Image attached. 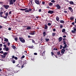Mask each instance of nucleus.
<instances>
[{
  "label": "nucleus",
  "mask_w": 76,
  "mask_h": 76,
  "mask_svg": "<svg viewBox=\"0 0 76 76\" xmlns=\"http://www.w3.org/2000/svg\"><path fill=\"white\" fill-rule=\"evenodd\" d=\"M39 42H43V39L40 38L39 39V40L38 41Z\"/></svg>",
  "instance_id": "ddd939ff"
},
{
  "label": "nucleus",
  "mask_w": 76,
  "mask_h": 76,
  "mask_svg": "<svg viewBox=\"0 0 76 76\" xmlns=\"http://www.w3.org/2000/svg\"><path fill=\"white\" fill-rule=\"evenodd\" d=\"M8 41V40L7 39L4 38V42H7Z\"/></svg>",
  "instance_id": "412c9836"
},
{
  "label": "nucleus",
  "mask_w": 76,
  "mask_h": 76,
  "mask_svg": "<svg viewBox=\"0 0 76 76\" xmlns=\"http://www.w3.org/2000/svg\"><path fill=\"white\" fill-rule=\"evenodd\" d=\"M64 52H65V50L64 49H62V50H61V51L58 52L57 53V54L58 55V56H59V57H60L61 56V53L63 54H64Z\"/></svg>",
  "instance_id": "f03ea898"
},
{
  "label": "nucleus",
  "mask_w": 76,
  "mask_h": 76,
  "mask_svg": "<svg viewBox=\"0 0 76 76\" xmlns=\"http://www.w3.org/2000/svg\"><path fill=\"white\" fill-rule=\"evenodd\" d=\"M72 33H75V31L74 30H72Z\"/></svg>",
  "instance_id": "de8ad7c7"
},
{
  "label": "nucleus",
  "mask_w": 76,
  "mask_h": 76,
  "mask_svg": "<svg viewBox=\"0 0 76 76\" xmlns=\"http://www.w3.org/2000/svg\"><path fill=\"white\" fill-rule=\"evenodd\" d=\"M70 19L71 20H73L74 19V17H71L70 18Z\"/></svg>",
  "instance_id": "cd10ccee"
},
{
  "label": "nucleus",
  "mask_w": 76,
  "mask_h": 76,
  "mask_svg": "<svg viewBox=\"0 0 76 76\" xmlns=\"http://www.w3.org/2000/svg\"><path fill=\"white\" fill-rule=\"evenodd\" d=\"M8 30H9V31H10V30H11V28H8Z\"/></svg>",
  "instance_id": "864d4df0"
},
{
  "label": "nucleus",
  "mask_w": 76,
  "mask_h": 76,
  "mask_svg": "<svg viewBox=\"0 0 76 76\" xmlns=\"http://www.w3.org/2000/svg\"><path fill=\"white\" fill-rule=\"evenodd\" d=\"M34 55H37V53H34Z\"/></svg>",
  "instance_id": "5fc2aeb1"
},
{
  "label": "nucleus",
  "mask_w": 76,
  "mask_h": 76,
  "mask_svg": "<svg viewBox=\"0 0 76 76\" xmlns=\"http://www.w3.org/2000/svg\"><path fill=\"white\" fill-rule=\"evenodd\" d=\"M64 13H67V12L66 11H64Z\"/></svg>",
  "instance_id": "13d9d810"
},
{
  "label": "nucleus",
  "mask_w": 76,
  "mask_h": 76,
  "mask_svg": "<svg viewBox=\"0 0 76 76\" xmlns=\"http://www.w3.org/2000/svg\"><path fill=\"white\" fill-rule=\"evenodd\" d=\"M2 28V26H0V29H1Z\"/></svg>",
  "instance_id": "0e129e2a"
},
{
  "label": "nucleus",
  "mask_w": 76,
  "mask_h": 76,
  "mask_svg": "<svg viewBox=\"0 0 76 76\" xmlns=\"http://www.w3.org/2000/svg\"><path fill=\"white\" fill-rule=\"evenodd\" d=\"M60 28H63V26H62L61 25H60Z\"/></svg>",
  "instance_id": "8fccbe9b"
},
{
  "label": "nucleus",
  "mask_w": 76,
  "mask_h": 76,
  "mask_svg": "<svg viewBox=\"0 0 76 76\" xmlns=\"http://www.w3.org/2000/svg\"><path fill=\"white\" fill-rule=\"evenodd\" d=\"M32 9H30L29 10H25V12H31V11Z\"/></svg>",
  "instance_id": "9d476101"
},
{
  "label": "nucleus",
  "mask_w": 76,
  "mask_h": 76,
  "mask_svg": "<svg viewBox=\"0 0 76 76\" xmlns=\"http://www.w3.org/2000/svg\"><path fill=\"white\" fill-rule=\"evenodd\" d=\"M11 61H12V63L15 64V60H12Z\"/></svg>",
  "instance_id": "c85d7f7f"
},
{
  "label": "nucleus",
  "mask_w": 76,
  "mask_h": 76,
  "mask_svg": "<svg viewBox=\"0 0 76 76\" xmlns=\"http://www.w3.org/2000/svg\"><path fill=\"white\" fill-rule=\"evenodd\" d=\"M3 47H4V48H8L6 47V45H3Z\"/></svg>",
  "instance_id": "79ce46f5"
},
{
  "label": "nucleus",
  "mask_w": 76,
  "mask_h": 76,
  "mask_svg": "<svg viewBox=\"0 0 76 76\" xmlns=\"http://www.w3.org/2000/svg\"><path fill=\"white\" fill-rule=\"evenodd\" d=\"M53 4V3L50 2L49 3V5L50 6H52Z\"/></svg>",
  "instance_id": "5701e85b"
},
{
  "label": "nucleus",
  "mask_w": 76,
  "mask_h": 76,
  "mask_svg": "<svg viewBox=\"0 0 76 76\" xmlns=\"http://www.w3.org/2000/svg\"><path fill=\"white\" fill-rule=\"evenodd\" d=\"M9 16V13L6 12L5 13V16H4V17H3V18H4L5 19H6V18H7V16Z\"/></svg>",
  "instance_id": "423d86ee"
},
{
  "label": "nucleus",
  "mask_w": 76,
  "mask_h": 76,
  "mask_svg": "<svg viewBox=\"0 0 76 76\" xmlns=\"http://www.w3.org/2000/svg\"><path fill=\"white\" fill-rule=\"evenodd\" d=\"M68 42L67 40H63V45H64V47L62 46V45H60V49H62V48H63V49H65L66 48V46H67V45H66V43H67Z\"/></svg>",
  "instance_id": "f257e3e1"
},
{
  "label": "nucleus",
  "mask_w": 76,
  "mask_h": 76,
  "mask_svg": "<svg viewBox=\"0 0 76 76\" xmlns=\"http://www.w3.org/2000/svg\"><path fill=\"white\" fill-rule=\"evenodd\" d=\"M2 44H0V47H2Z\"/></svg>",
  "instance_id": "69168bd1"
},
{
  "label": "nucleus",
  "mask_w": 76,
  "mask_h": 76,
  "mask_svg": "<svg viewBox=\"0 0 76 76\" xmlns=\"http://www.w3.org/2000/svg\"><path fill=\"white\" fill-rule=\"evenodd\" d=\"M5 56L6 55L3 56L1 55V57H2V58H5Z\"/></svg>",
  "instance_id": "72a5a7b5"
},
{
  "label": "nucleus",
  "mask_w": 76,
  "mask_h": 76,
  "mask_svg": "<svg viewBox=\"0 0 76 76\" xmlns=\"http://www.w3.org/2000/svg\"><path fill=\"white\" fill-rule=\"evenodd\" d=\"M70 12H73V9H71L70 10Z\"/></svg>",
  "instance_id": "a18cd8bd"
},
{
  "label": "nucleus",
  "mask_w": 76,
  "mask_h": 76,
  "mask_svg": "<svg viewBox=\"0 0 76 76\" xmlns=\"http://www.w3.org/2000/svg\"><path fill=\"white\" fill-rule=\"evenodd\" d=\"M45 27L44 28L45 29H48V26L47 25H45Z\"/></svg>",
  "instance_id": "a211bd4d"
},
{
  "label": "nucleus",
  "mask_w": 76,
  "mask_h": 76,
  "mask_svg": "<svg viewBox=\"0 0 76 76\" xmlns=\"http://www.w3.org/2000/svg\"><path fill=\"white\" fill-rule=\"evenodd\" d=\"M72 24L73 25H75V23L74 22H72Z\"/></svg>",
  "instance_id": "bf43d9fd"
},
{
  "label": "nucleus",
  "mask_w": 76,
  "mask_h": 76,
  "mask_svg": "<svg viewBox=\"0 0 76 76\" xmlns=\"http://www.w3.org/2000/svg\"><path fill=\"white\" fill-rule=\"evenodd\" d=\"M31 41L33 42V43H34V39H31Z\"/></svg>",
  "instance_id": "c03bdc74"
},
{
  "label": "nucleus",
  "mask_w": 76,
  "mask_h": 76,
  "mask_svg": "<svg viewBox=\"0 0 76 76\" xmlns=\"http://www.w3.org/2000/svg\"><path fill=\"white\" fill-rule=\"evenodd\" d=\"M25 58V56H22V57H21V58Z\"/></svg>",
  "instance_id": "58836bf2"
},
{
  "label": "nucleus",
  "mask_w": 76,
  "mask_h": 76,
  "mask_svg": "<svg viewBox=\"0 0 76 76\" xmlns=\"http://www.w3.org/2000/svg\"><path fill=\"white\" fill-rule=\"evenodd\" d=\"M66 35H64L63 36V38H66Z\"/></svg>",
  "instance_id": "052dcab7"
},
{
  "label": "nucleus",
  "mask_w": 76,
  "mask_h": 76,
  "mask_svg": "<svg viewBox=\"0 0 76 76\" xmlns=\"http://www.w3.org/2000/svg\"><path fill=\"white\" fill-rule=\"evenodd\" d=\"M51 56H54V53H53V52H51Z\"/></svg>",
  "instance_id": "473e14b6"
},
{
  "label": "nucleus",
  "mask_w": 76,
  "mask_h": 76,
  "mask_svg": "<svg viewBox=\"0 0 76 76\" xmlns=\"http://www.w3.org/2000/svg\"><path fill=\"white\" fill-rule=\"evenodd\" d=\"M21 10H25V9H20Z\"/></svg>",
  "instance_id": "6e6d98bb"
},
{
  "label": "nucleus",
  "mask_w": 76,
  "mask_h": 76,
  "mask_svg": "<svg viewBox=\"0 0 76 76\" xmlns=\"http://www.w3.org/2000/svg\"><path fill=\"white\" fill-rule=\"evenodd\" d=\"M42 4H45V2H42Z\"/></svg>",
  "instance_id": "680f3d73"
},
{
  "label": "nucleus",
  "mask_w": 76,
  "mask_h": 76,
  "mask_svg": "<svg viewBox=\"0 0 76 76\" xmlns=\"http://www.w3.org/2000/svg\"><path fill=\"white\" fill-rule=\"evenodd\" d=\"M53 31H56V29L55 28H54L53 29Z\"/></svg>",
  "instance_id": "603ef678"
},
{
  "label": "nucleus",
  "mask_w": 76,
  "mask_h": 76,
  "mask_svg": "<svg viewBox=\"0 0 76 76\" xmlns=\"http://www.w3.org/2000/svg\"><path fill=\"white\" fill-rule=\"evenodd\" d=\"M48 26H51V24L50 23H48Z\"/></svg>",
  "instance_id": "c9c22d12"
},
{
  "label": "nucleus",
  "mask_w": 76,
  "mask_h": 76,
  "mask_svg": "<svg viewBox=\"0 0 76 76\" xmlns=\"http://www.w3.org/2000/svg\"><path fill=\"white\" fill-rule=\"evenodd\" d=\"M66 31V29H65L64 28L62 29V32H65Z\"/></svg>",
  "instance_id": "c756f323"
},
{
  "label": "nucleus",
  "mask_w": 76,
  "mask_h": 76,
  "mask_svg": "<svg viewBox=\"0 0 76 76\" xmlns=\"http://www.w3.org/2000/svg\"><path fill=\"white\" fill-rule=\"evenodd\" d=\"M10 42L8 43V46H10Z\"/></svg>",
  "instance_id": "4d7b16f0"
},
{
  "label": "nucleus",
  "mask_w": 76,
  "mask_h": 76,
  "mask_svg": "<svg viewBox=\"0 0 76 76\" xmlns=\"http://www.w3.org/2000/svg\"><path fill=\"white\" fill-rule=\"evenodd\" d=\"M1 10H3V8L2 7H1Z\"/></svg>",
  "instance_id": "774afa93"
},
{
  "label": "nucleus",
  "mask_w": 76,
  "mask_h": 76,
  "mask_svg": "<svg viewBox=\"0 0 76 76\" xmlns=\"http://www.w3.org/2000/svg\"><path fill=\"white\" fill-rule=\"evenodd\" d=\"M56 7L57 8V9L58 10L60 9L61 8V7L58 4H57L56 5Z\"/></svg>",
  "instance_id": "6e6552de"
},
{
  "label": "nucleus",
  "mask_w": 76,
  "mask_h": 76,
  "mask_svg": "<svg viewBox=\"0 0 76 76\" xmlns=\"http://www.w3.org/2000/svg\"><path fill=\"white\" fill-rule=\"evenodd\" d=\"M39 12H41V9H39Z\"/></svg>",
  "instance_id": "3c124183"
},
{
  "label": "nucleus",
  "mask_w": 76,
  "mask_h": 76,
  "mask_svg": "<svg viewBox=\"0 0 76 76\" xmlns=\"http://www.w3.org/2000/svg\"><path fill=\"white\" fill-rule=\"evenodd\" d=\"M31 27H28L27 28V29H31Z\"/></svg>",
  "instance_id": "2f4dec72"
},
{
  "label": "nucleus",
  "mask_w": 76,
  "mask_h": 76,
  "mask_svg": "<svg viewBox=\"0 0 76 76\" xmlns=\"http://www.w3.org/2000/svg\"><path fill=\"white\" fill-rule=\"evenodd\" d=\"M56 20L57 21H58L59 20V17H58V16H57L56 18Z\"/></svg>",
  "instance_id": "b1692460"
},
{
  "label": "nucleus",
  "mask_w": 76,
  "mask_h": 76,
  "mask_svg": "<svg viewBox=\"0 0 76 76\" xmlns=\"http://www.w3.org/2000/svg\"><path fill=\"white\" fill-rule=\"evenodd\" d=\"M69 3L70 4H74V2H73V1H70L69 2Z\"/></svg>",
  "instance_id": "6ab92c4d"
},
{
  "label": "nucleus",
  "mask_w": 76,
  "mask_h": 76,
  "mask_svg": "<svg viewBox=\"0 0 76 76\" xmlns=\"http://www.w3.org/2000/svg\"><path fill=\"white\" fill-rule=\"evenodd\" d=\"M73 28L74 29L73 31H76V28H75V27H74Z\"/></svg>",
  "instance_id": "a19ab883"
},
{
  "label": "nucleus",
  "mask_w": 76,
  "mask_h": 76,
  "mask_svg": "<svg viewBox=\"0 0 76 76\" xmlns=\"http://www.w3.org/2000/svg\"><path fill=\"white\" fill-rule=\"evenodd\" d=\"M62 41V38H59V42H61Z\"/></svg>",
  "instance_id": "4c0bfd02"
},
{
  "label": "nucleus",
  "mask_w": 76,
  "mask_h": 76,
  "mask_svg": "<svg viewBox=\"0 0 76 76\" xmlns=\"http://www.w3.org/2000/svg\"><path fill=\"white\" fill-rule=\"evenodd\" d=\"M12 12L11 11H10V12H9V14H10H10H12Z\"/></svg>",
  "instance_id": "e2e57ef3"
},
{
  "label": "nucleus",
  "mask_w": 76,
  "mask_h": 76,
  "mask_svg": "<svg viewBox=\"0 0 76 76\" xmlns=\"http://www.w3.org/2000/svg\"><path fill=\"white\" fill-rule=\"evenodd\" d=\"M60 22L61 23H64V21L63 20H61Z\"/></svg>",
  "instance_id": "4be33fe9"
},
{
  "label": "nucleus",
  "mask_w": 76,
  "mask_h": 76,
  "mask_svg": "<svg viewBox=\"0 0 76 76\" xmlns=\"http://www.w3.org/2000/svg\"><path fill=\"white\" fill-rule=\"evenodd\" d=\"M20 65H21V64H17V65H16V67H18V68H23L24 67V65L20 66Z\"/></svg>",
  "instance_id": "20e7f679"
},
{
  "label": "nucleus",
  "mask_w": 76,
  "mask_h": 76,
  "mask_svg": "<svg viewBox=\"0 0 76 76\" xmlns=\"http://www.w3.org/2000/svg\"><path fill=\"white\" fill-rule=\"evenodd\" d=\"M14 58L15 60H17V57L14 56H12V59Z\"/></svg>",
  "instance_id": "2eb2a0df"
},
{
  "label": "nucleus",
  "mask_w": 76,
  "mask_h": 76,
  "mask_svg": "<svg viewBox=\"0 0 76 76\" xmlns=\"http://www.w3.org/2000/svg\"><path fill=\"white\" fill-rule=\"evenodd\" d=\"M3 14V12H0V16L1 17H3V15L2 14Z\"/></svg>",
  "instance_id": "dca6fc26"
},
{
  "label": "nucleus",
  "mask_w": 76,
  "mask_h": 76,
  "mask_svg": "<svg viewBox=\"0 0 76 76\" xmlns=\"http://www.w3.org/2000/svg\"><path fill=\"white\" fill-rule=\"evenodd\" d=\"M34 2L35 3L37 4H39V5L40 4V3H39V0H35Z\"/></svg>",
  "instance_id": "0eeeda50"
},
{
  "label": "nucleus",
  "mask_w": 76,
  "mask_h": 76,
  "mask_svg": "<svg viewBox=\"0 0 76 76\" xmlns=\"http://www.w3.org/2000/svg\"><path fill=\"white\" fill-rule=\"evenodd\" d=\"M28 37L29 38H31V36H28Z\"/></svg>",
  "instance_id": "338daca9"
},
{
  "label": "nucleus",
  "mask_w": 76,
  "mask_h": 76,
  "mask_svg": "<svg viewBox=\"0 0 76 76\" xmlns=\"http://www.w3.org/2000/svg\"><path fill=\"white\" fill-rule=\"evenodd\" d=\"M18 39H20V41H21V42L22 43H25V39L23 38H19Z\"/></svg>",
  "instance_id": "39448f33"
},
{
  "label": "nucleus",
  "mask_w": 76,
  "mask_h": 76,
  "mask_svg": "<svg viewBox=\"0 0 76 76\" xmlns=\"http://www.w3.org/2000/svg\"><path fill=\"white\" fill-rule=\"evenodd\" d=\"M30 35H35V31L34 32H30L29 33Z\"/></svg>",
  "instance_id": "f8f14e48"
},
{
  "label": "nucleus",
  "mask_w": 76,
  "mask_h": 76,
  "mask_svg": "<svg viewBox=\"0 0 76 76\" xmlns=\"http://www.w3.org/2000/svg\"><path fill=\"white\" fill-rule=\"evenodd\" d=\"M43 36H44V37H45V36L46 35V32H44L43 33Z\"/></svg>",
  "instance_id": "bb28decb"
},
{
  "label": "nucleus",
  "mask_w": 76,
  "mask_h": 76,
  "mask_svg": "<svg viewBox=\"0 0 76 76\" xmlns=\"http://www.w3.org/2000/svg\"><path fill=\"white\" fill-rule=\"evenodd\" d=\"M0 54H3V55L6 56L7 55V53L6 52H4V53H0Z\"/></svg>",
  "instance_id": "aec40b11"
},
{
  "label": "nucleus",
  "mask_w": 76,
  "mask_h": 76,
  "mask_svg": "<svg viewBox=\"0 0 76 76\" xmlns=\"http://www.w3.org/2000/svg\"><path fill=\"white\" fill-rule=\"evenodd\" d=\"M33 47H34V46H28V48H29V49H32V48H33Z\"/></svg>",
  "instance_id": "393cba45"
},
{
  "label": "nucleus",
  "mask_w": 76,
  "mask_h": 76,
  "mask_svg": "<svg viewBox=\"0 0 76 76\" xmlns=\"http://www.w3.org/2000/svg\"><path fill=\"white\" fill-rule=\"evenodd\" d=\"M51 2H52V3H55V1L54 0H52Z\"/></svg>",
  "instance_id": "ea45409f"
},
{
  "label": "nucleus",
  "mask_w": 76,
  "mask_h": 76,
  "mask_svg": "<svg viewBox=\"0 0 76 76\" xmlns=\"http://www.w3.org/2000/svg\"><path fill=\"white\" fill-rule=\"evenodd\" d=\"M56 34L55 33H52V36H53V37H54V36H55V35H56Z\"/></svg>",
  "instance_id": "f704fd0d"
},
{
  "label": "nucleus",
  "mask_w": 76,
  "mask_h": 76,
  "mask_svg": "<svg viewBox=\"0 0 76 76\" xmlns=\"http://www.w3.org/2000/svg\"><path fill=\"white\" fill-rule=\"evenodd\" d=\"M10 5L13 4V2L15 3L16 1V0H8Z\"/></svg>",
  "instance_id": "7ed1b4c3"
},
{
  "label": "nucleus",
  "mask_w": 76,
  "mask_h": 76,
  "mask_svg": "<svg viewBox=\"0 0 76 76\" xmlns=\"http://www.w3.org/2000/svg\"><path fill=\"white\" fill-rule=\"evenodd\" d=\"M4 52H3V51H0V53H4Z\"/></svg>",
  "instance_id": "49530a36"
},
{
  "label": "nucleus",
  "mask_w": 76,
  "mask_h": 76,
  "mask_svg": "<svg viewBox=\"0 0 76 76\" xmlns=\"http://www.w3.org/2000/svg\"><path fill=\"white\" fill-rule=\"evenodd\" d=\"M53 50H57V49H56V48H53Z\"/></svg>",
  "instance_id": "37998d69"
},
{
  "label": "nucleus",
  "mask_w": 76,
  "mask_h": 76,
  "mask_svg": "<svg viewBox=\"0 0 76 76\" xmlns=\"http://www.w3.org/2000/svg\"><path fill=\"white\" fill-rule=\"evenodd\" d=\"M48 13H50V14H53L54 13V11L49 10L48 12Z\"/></svg>",
  "instance_id": "9b49d317"
},
{
  "label": "nucleus",
  "mask_w": 76,
  "mask_h": 76,
  "mask_svg": "<svg viewBox=\"0 0 76 76\" xmlns=\"http://www.w3.org/2000/svg\"><path fill=\"white\" fill-rule=\"evenodd\" d=\"M3 50L7 51H8V48H3Z\"/></svg>",
  "instance_id": "4468645a"
},
{
  "label": "nucleus",
  "mask_w": 76,
  "mask_h": 76,
  "mask_svg": "<svg viewBox=\"0 0 76 76\" xmlns=\"http://www.w3.org/2000/svg\"><path fill=\"white\" fill-rule=\"evenodd\" d=\"M16 47H15V46L14 45H12V48H13V49H15Z\"/></svg>",
  "instance_id": "7c9ffc66"
},
{
  "label": "nucleus",
  "mask_w": 76,
  "mask_h": 76,
  "mask_svg": "<svg viewBox=\"0 0 76 76\" xmlns=\"http://www.w3.org/2000/svg\"><path fill=\"white\" fill-rule=\"evenodd\" d=\"M14 40H15V41H17V38L14 39Z\"/></svg>",
  "instance_id": "09e8293b"
},
{
  "label": "nucleus",
  "mask_w": 76,
  "mask_h": 76,
  "mask_svg": "<svg viewBox=\"0 0 76 76\" xmlns=\"http://www.w3.org/2000/svg\"><path fill=\"white\" fill-rule=\"evenodd\" d=\"M68 9H69V10H70L71 9H72V8L70 7H68Z\"/></svg>",
  "instance_id": "e433bc0d"
},
{
  "label": "nucleus",
  "mask_w": 76,
  "mask_h": 76,
  "mask_svg": "<svg viewBox=\"0 0 76 76\" xmlns=\"http://www.w3.org/2000/svg\"><path fill=\"white\" fill-rule=\"evenodd\" d=\"M45 52V51H44V52H42V53H40V55L41 56H43V54H44V53Z\"/></svg>",
  "instance_id": "f3484780"
},
{
  "label": "nucleus",
  "mask_w": 76,
  "mask_h": 76,
  "mask_svg": "<svg viewBox=\"0 0 76 76\" xmlns=\"http://www.w3.org/2000/svg\"><path fill=\"white\" fill-rule=\"evenodd\" d=\"M4 7L6 9H8V8L9 7V6L7 5H4Z\"/></svg>",
  "instance_id": "1a4fd4ad"
},
{
  "label": "nucleus",
  "mask_w": 76,
  "mask_h": 76,
  "mask_svg": "<svg viewBox=\"0 0 76 76\" xmlns=\"http://www.w3.org/2000/svg\"><path fill=\"white\" fill-rule=\"evenodd\" d=\"M45 40H46V42H48V41H49V39H45Z\"/></svg>",
  "instance_id": "a878e982"
}]
</instances>
